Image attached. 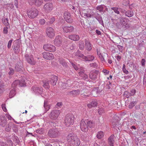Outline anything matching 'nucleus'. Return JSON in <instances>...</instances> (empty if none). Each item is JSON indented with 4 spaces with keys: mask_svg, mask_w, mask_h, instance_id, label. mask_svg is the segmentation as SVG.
<instances>
[{
    "mask_svg": "<svg viewBox=\"0 0 146 146\" xmlns=\"http://www.w3.org/2000/svg\"><path fill=\"white\" fill-rule=\"evenodd\" d=\"M122 70L123 72L126 74H127L128 73V72L126 68H122Z\"/></svg>",
    "mask_w": 146,
    "mask_h": 146,
    "instance_id": "62",
    "label": "nucleus"
},
{
    "mask_svg": "<svg viewBox=\"0 0 146 146\" xmlns=\"http://www.w3.org/2000/svg\"><path fill=\"white\" fill-rule=\"evenodd\" d=\"M12 123V122H10L9 123H8L6 126L5 129L7 131L9 132L10 131L11 129V127L10 125Z\"/></svg>",
    "mask_w": 146,
    "mask_h": 146,
    "instance_id": "38",
    "label": "nucleus"
},
{
    "mask_svg": "<svg viewBox=\"0 0 146 146\" xmlns=\"http://www.w3.org/2000/svg\"><path fill=\"white\" fill-rule=\"evenodd\" d=\"M43 49L46 51L54 52L55 50V46H43Z\"/></svg>",
    "mask_w": 146,
    "mask_h": 146,
    "instance_id": "21",
    "label": "nucleus"
},
{
    "mask_svg": "<svg viewBox=\"0 0 146 146\" xmlns=\"http://www.w3.org/2000/svg\"><path fill=\"white\" fill-rule=\"evenodd\" d=\"M58 79V77L57 76L54 75L52 76L50 81V84L53 86L55 85L56 84Z\"/></svg>",
    "mask_w": 146,
    "mask_h": 146,
    "instance_id": "19",
    "label": "nucleus"
},
{
    "mask_svg": "<svg viewBox=\"0 0 146 146\" xmlns=\"http://www.w3.org/2000/svg\"><path fill=\"white\" fill-rule=\"evenodd\" d=\"M90 65L91 66L93 67L94 68L97 67L98 66V64L96 63H92Z\"/></svg>",
    "mask_w": 146,
    "mask_h": 146,
    "instance_id": "53",
    "label": "nucleus"
},
{
    "mask_svg": "<svg viewBox=\"0 0 146 146\" xmlns=\"http://www.w3.org/2000/svg\"><path fill=\"white\" fill-rule=\"evenodd\" d=\"M136 92V90L135 89H132L130 91V92L129 93V96H134Z\"/></svg>",
    "mask_w": 146,
    "mask_h": 146,
    "instance_id": "43",
    "label": "nucleus"
},
{
    "mask_svg": "<svg viewBox=\"0 0 146 146\" xmlns=\"http://www.w3.org/2000/svg\"><path fill=\"white\" fill-rule=\"evenodd\" d=\"M104 136V133L103 131H100L98 132L97 135V137L99 139H101Z\"/></svg>",
    "mask_w": 146,
    "mask_h": 146,
    "instance_id": "34",
    "label": "nucleus"
},
{
    "mask_svg": "<svg viewBox=\"0 0 146 146\" xmlns=\"http://www.w3.org/2000/svg\"><path fill=\"white\" fill-rule=\"evenodd\" d=\"M44 107L46 112L47 111L50 109V105L49 104L47 100L44 101Z\"/></svg>",
    "mask_w": 146,
    "mask_h": 146,
    "instance_id": "26",
    "label": "nucleus"
},
{
    "mask_svg": "<svg viewBox=\"0 0 146 146\" xmlns=\"http://www.w3.org/2000/svg\"><path fill=\"white\" fill-rule=\"evenodd\" d=\"M64 17L66 21L69 23H71L72 22V19L70 13L67 11L65 12L64 14Z\"/></svg>",
    "mask_w": 146,
    "mask_h": 146,
    "instance_id": "12",
    "label": "nucleus"
},
{
    "mask_svg": "<svg viewBox=\"0 0 146 146\" xmlns=\"http://www.w3.org/2000/svg\"><path fill=\"white\" fill-rule=\"evenodd\" d=\"M9 72L8 73L9 74V75H13L14 72V70L13 68H9Z\"/></svg>",
    "mask_w": 146,
    "mask_h": 146,
    "instance_id": "47",
    "label": "nucleus"
},
{
    "mask_svg": "<svg viewBox=\"0 0 146 146\" xmlns=\"http://www.w3.org/2000/svg\"><path fill=\"white\" fill-rule=\"evenodd\" d=\"M114 136L113 135H111L108 138V143L109 146H113L114 142Z\"/></svg>",
    "mask_w": 146,
    "mask_h": 146,
    "instance_id": "20",
    "label": "nucleus"
},
{
    "mask_svg": "<svg viewBox=\"0 0 146 146\" xmlns=\"http://www.w3.org/2000/svg\"><path fill=\"white\" fill-rule=\"evenodd\" d=\"M62 42L61 37L60 36H56L54 41V45H60Z\"/></svg>",
    "mask_w": 146,
    "mask_h": 146,
    "instance_id": "23",
    "label": "nucleus"
},
{
    "mask_svg": "<svg viewBox=\"0 0 146 146\" xmlns=\"http://www.w3.org/2000/svg\"><path fill=\"white\" fill-rule=\"evenodd\" d=\"M68 37L70 39L74 41H77L79 39V36L78 35H69Z\"/></svg>",
    "mask_w": 146,
    "mask_h": 146,
    "instance_id": "25",
    "label": "nucleus"
},
{
    "mask_svg": "<svg viewBox=\"0 0 146 146\" xmlns=\"http://www.w3.org/2000/svg\"><path fill=\"white\" fill-rule=\"evenodd\" d=\"M53 8V5L52 3H46L43 7L44 11L46 12H49Z\"/></svg>",
    "mask_w": 146,
    "mask_h": 146,
    "instance_id": "10",
    "label": "nucleus"
},
{
    "mask_svg": "<svg viewBox=\"0 0 146 146\" xmlns=\"http://www.w3.org/2000/svg\"><path fill=\"white\" fill-rule=\"evenodd\" d=\"M4 91V89L3 88V86L1 85V84H0V93H3Z\"/></svg>",
    "mask_w": 146,
    "mask_h": 146,
    "instance_id": "56",
    "label": "nucleus"
},
{
    "mask_svg": "<svg viewBox=\"0 0 146 146\" xmlns=\"http://www.w3.org/2000/svg\"><path fill=\"white\" fill-rule=\"evenodd\" d=\"M87 120L82 119L80 123V127L81 130L84 132H86L88 130V127L87 125Z\"/></svg>",
    "mask_w": 146,
    "mask_h": 146,
    "instance_id": "9",
    "label": "nucleus"
},
{
    "mask_svg": "<svg viewBox=\"0 0 146 146\" xmlns=\"http://www.w3.org/2000/svg\"><path fill=\"white\" fill-rule=\"evenodd\" d=\"M118 121L117 120L113 119L112 121V126L113 128H115L117 125Z\"/></svg>",
    "mask_w": 146,
    "mask_h": 146,
    "instance_id": "36",
    "label": "nucleus"
},
{
    "mask_svg": "<svg viewBox=\"0 0 146 146\" xmlns=\"http://www.w3.org/2000/svg\"><path fill=\"white\" fill-rule=\"evenodd\" d=\"M60 134L58 130L56 129H50L48 131V135L51 137H56Z\"/></svg>",
    "mask_w": 146,
    "mask_h": 146,
    "instance_id": "6",
    "label": "nucleus"
},
{
    "mask_svg": "<svg viewBox=\"0 0 146 146\" xmlns=\"http://www.w3.org/2000/svg\"><path fill=\"white\" fill-rule=\"evenodd\" d=\"M16 94L15 91L14 89H13L11 90L9 94V97L11 98L14 97Z\"/></svg>",
    "mask_w": 146,
    "mask_h": 146,
    "instance_id": "35",
    "label": "nucleus"
},
{
    "mask_svg": "<svg viewBox=\"0 0 146 146\" xmlns=\"http://www.w3.org/2000/svg\"><path fill=\"white\" fill-rule=\"evenodd\" d=\"M43 130L42 129L39 128L36 130V133H39L40 134H42L43 133Z\"/></svg>",
    "mask_w": 146,
    "mask_h": 146,
    "instance_id": "48",
    "label": "nucleus"
},
{
    "mask_svg": "<svg viewBox=\"0 0 146 146\" xmlns=\"http://www.w3.org/2000/svg\"><path fill=\"white\" fill-rule=\"evenodd\" d=\"M43 57L47 60H52L54 58L53 54L51 53L48 52H44L43 53Z\"/></svg>",
    "mask_w": 146,
    "mask_h": 146,
    "instance_id": "14",
    "label": "nucleus"
},
{
    "mask_svg": "<svg viewBox=\"0 0 146 146\" xmlns=\"http://www.w3.org/2000/svg\"><path fill=\"white\" fill-rule=\"evenodd\" d=\"M7 122V119L4 116H0V125L4 127L6 124Z\"/></svg>",
    "mask_w": 146,
    "mask_h": 146,
    "instance_id": "18",
    "label": "nucleus"
},
{
    "mask_svg": "<svg viewBox=\"0 0 146 146\" xmlns=\"http://www.w3.org/2000/svg\"><path fill=\"white\" fill-rule=\"evenodd\" d=\"M60 111L59 110H52L49 114V117L52 119L56 120L58 117Z\"/></svg>",
    "mask_w": 146,
    "mask_h": 146,
    "instance_id": "3",
    "label": "nucleus"
},
{
    "mask_svg": "<svg viewBox=\"0 0 146 146\" xmlns=\"http://www.w3.org/2000/svg\"><path fill=\"white\" fill-rule=\"evenodd\" d=\"M18 0H14V4L17 8H18Z\"/></svg>",
    "mask_w": 146,
    "mask_h": 146,
    "instance_id": "61",
    "label": "nucleus"
},
{
    "mask_svg": "<svg viewBox=\"0 0 146 146\" xmlns=\"http://www.w3.org/2000/svg\"><path fill=\"white\" fill-rule=\"evenodd\" d=\"M75 54L76 56L82 58L83 59H84V57H85V56L82 54L80 52L77 51L76 53Z\"/></svg>",
    "mask_w": 146,
    "mask_h": 146,
    "instance_id": "39",
    "label": "nucleus"
},
{
    "mask_svg": "<svg viewBox=\"0 0 146 146\" xmlns=\"http://www.w3.org/2000/svg\"><path fill=\"white\" fill-rule=\"evenodd\" d=\"M68 144L71 146H79L80 143L79 139L74 134H69L67 137Z\"/></svg>",
    "mask_w": 146,
    "mask_h": 146,
    "instance_id": "1",
    "label": "nucleus"
},
{
    "mask_svg": "<svg viewBox=\"0 0 146 146\" xmlns=\"http://www.w3.org/2000/svg\"><path fill=\"white\" fill-rule=\"evenodd\" d=\"M13 49L15 53H18L19 51V48L18 46H14Z\"/></svg>",
    "mask_w": 146,
    "mask_h": 146,
    "instance_id": "49",
    "label": "nucleus"
},
{
    "mask_svg": "<svg viewBox=\"0 0 146 146\" xmlns=\"http://www.w3.org/2000/svg\"><path fill=\"white\" fill-rule=\"evenodd\" d=\"M102 72L105 75L108 74L109 73V71L106 69H103L102 70Z\"/></svg>",
    "mask_w": 146,
    "mask_h": 146,
    "instance_id": "55",
    "label": "nucleus"
},
{
    "mask_svg": "<svg viewBox=\"0 0 146 146\" xmlns=\"http://www.w3.org/2000/svg\"><path fill=\"white\" fill-rule=\"evenodd\" d=\"M28 17L31 19L35 18L38 14V11L36 9H31L27 11Z\"/></svg>",
    "mask_w": 146,
    "mask_h": 146,
    "instance_id": "4",
    "label": "nucleus"
},
{
    "mask_svg": "<svg viewBox=\"0 0 146 146\" xmlns=\"http://www.w3.org/2000/svg\"><path fill=\"white\" fill-rule=\"evenodd\" d=\"M9 28L8 27L6 26L3 28V33L4 34H7L8 33V29Z\"/></svg>",
    "mask_w": 146,
    "mask_h": 146,
    "instance_id": "46",
    "label": "nucleus"
},
{
    "mask_svg": "<svg viewBox=\"0 0 146 146\" xmlns=\"http://www.w3.org/2000/svg\"><path fill=\"white\" fill-rule=\"evenodd\" d=\"M22 64L20 63L17 64L15 66V69L17 71H21L22 68Z\"/></svg>",
    "mask_w": 146,
    "mask_h": 146,
    "instance_id": "28",
    "label": "nucleus"
},
{
    "mask_svg": "<svg viewBox=\"0 0 146 146\" xmlns=\"http://www.w3.org/2000/svg\"><path fill=\"white\" fill-rule=\"evenodd\" d=\"M80 93V91L79 90H72L68 92V94L72 95L73 96H76L79 95Z\"/></svg>",
    "mask_w": 146,
    "mask_h": 146,
    "instance_id": "24",
    "label": "nucleus"
},
{
    "mask_svg": "<svg viewBox=\"0 0 146 146\" xmlns=\"http://www.w3.org/2000/svg\"><path fill=\"white\" fill-rule=\"evenodd\" d=\"M58 61L60 63L62 64L63 66H66V63L65 60L62 58H60L59 59Z\"/></svg>",
    "mask_w": 146,
    "mask_h": 146,
    "instance_id": "37",
    "label": "nucleus"
},
{
    "mask_svg": "<svg viewBox=\"0 0 146 146\" xmlns=\"http://www.w3.org/2000/svg\"><path fill=\"white\" fill-rule=\"evenodd\" d=\"M100 76V72L98 71L95 70L90 72L89 74L90 78L92 80L97 79Z\"/></svg>",
    "mask_w": 146,
    "mask_h": 146,
    "instance_id": "7",
    "label": "nucleus"
},
{
    "mask_svg": "<svg viewBox=\"0 0 146 146\" xmlns=\"http://www.w3.org/2000/svg\"><path fill=\"white\" fill-rule=\"evenodd\" d=\"M119 21L124 28L127 29L130 27V25L128 23V20L125 17H121L119 18Z\"/></svg>",
    "mask_w": 146,
    "mask_h": 146,
    "instance_id": "5",
    "label": "nucleus"
},
{
    "mask_svg": "<svg viewBox=\"0 0 146 146\" xmlns=\"http://www.w3.org/2000/svg\"><path fill=\"white\" fill-rule=\"evenodd\" d=\"M25 57L29 63L32 65L35 64L36 62L34 60L33 55H31L29 56L28 54H26L25 55Z\"/></svg>",
    "mask_w": 146,
    "mask_h": 146,
    "instance_id": "11",
    "label": "nucleus"
},
{
    "mask_svg": "<svg viewBox=\"0 0 146 146\" xmlns=\"http://www.w3.org/2000/svg\"><path fill=\"white\" fill-rule=\"evenodd\" d=\"M2 21L3 23L6 26L8 27L9 28L10 27L9 24L8 22V19L7 18L5 19H2Z\"/></svg>",
    "mask_w": 146,
    "mask_h": 146,
    "instance_id": "33",
    "label": "nucleus"
},
{
    "mask_svg": "<svg viewBox=\"0 0 146 146\" xmlns=\"http://www.w3.org/2000/svg\"><path fill=\"white\" fill-rule=\"evenodd\" d=\"M105 7H106L104 5H102L97 7H96V9L100 12H103V10Z\"/></svg>",
    "mask_w": 146,
    "mask_h": 146,
    "instance_id": "31",
    "label": "nucleus"
},
{
    "mask_svg": "<svg viewBox=\"0 0 146 146\" xmlns=\"http://www.w3.org/2000/svg\"><path fill=\"white\" fill-rule=\"evenodd\" d=\"M136 103L134 101L131 102L129 106V108L131 109L135 105Z\"/></svg>",
    "mask_w": 146,
    "mask_h": 146,
    "instance_id": "44",
    "label": "nucleus"
},
{
    "mask_svg": "<svg viewBox=\"0 0 146 146\" xmlns=\"http://www.w3.org/2000/svg\"><path fill=\"white\" fill-rule=\"evenodd\" d=\"M44 84L43 85V86L45 88L48 89L50 87V86L49 85V83L48 81H47L46 82H43Z\"/></svg>",
    "mask_w": 146,
    "mask_h": 146,
    "instance_id": "41",
    "label": "nucleus"
},
{
    "mask_svg": "<svg viewBox=\"0 0 146 146\" xmlns=\"http://www.w3.org/2000/svg\"><path fill=\"white\" fill-rule=\"evenodd\" d=\"M97 52L98 55V56L99 58L100 59L102 62H105L106 61L104 59V56H108V55L106 53H104V55H102L100 52L99 49H97Z\"/></svg>",
    "mask_w": 146,
    "mask_h": 146,
    "instance_id": "15",
    "label": "nucleus"
},
{
    "mask_svg": "<svg viewBox=\"0 0 146 146\" xmlns=\"http://www.w3.org/2000/svg\"><path fill=\"white\" fill-rule=\"evenodd\" d=\"M74 121V115L72 114H67L65 118L64 122L66 125L69 127L73 124Z\"/></svg>",
    "mask_w": 146,
    "mask_h": 146,
    "instance_id": "2",
    "label": "nucleus"
},
{
    "mask_svg": "<svg viewBox=\"0 0 146 146\" xmlns=\"http://www.w3.org/2000/svg\"><path fill=\"white\" fill-rule=\"evenodd\" d=\"M71 64H72V66L75 69L77 70H78V67L74 64L72 62H70Z\"/></svg>",
    "mask_w": 146,
    "mask_h": 146,
    "instance_id": "52",
    "label": "nucleus"
},
{
    "mask_svg": "<svg viewBox=\"0 0 146 146\" xmlns=\"http://www.w3.org/2000/svg\"><path fill=\"white\" fill-rule=\"evenodd\" d=\"M46 33L48 37L52 38L54 36L55 31L52 27H48L46 29Z\"/></svg>",
    "mask_w": 146,
    "mask_h": 146,
    "instance_id": "8",
    "label": "nucleus"
},
{
    "mask_svg": "<svg viewBox=\"0 0 146 146\" xmlns=\"http://www.w3.org/2000/svg\"><path fill=\"white\" fill-rule=\"evenodd\" d=\"M90 42L86 39L85 40V46H90Z\"/></svg>",
    "mask_w": 146,
    "mask_h": 146,
    "instance_id": "60",
    "label": "nucleus"
},
{
    "mask_svg": "<svg viewBox=\"0 0 146 146\" xmlns=\"http://www.w3.org/2000/svg\"><path fill=\"white\" fill-rule=\"evenodd\" d=\"M95 57L93 55H89L88 57H86L85 56L84 57V60L85 61H91L93 60L94 59Z\"/></svg>",
    "mask_w": 146,
    "mask_h": 146,
    "instance_id": "29",
    "label": "nucleus"
},
{
    "mask_svg": "<svg viewBox=\"0 0 146 146\" xmlns=\"http://www.w3.org/2000/svg\"><path fill=\"white\" fill-rule=\"evenodd\" d=\"M87 120V121H88L87 123V126H88L90 127H92V125H93L92 122L91 121H88V120Z\"/></svg>",
    "mask_w": 146,
    "mask_h": 146,
    "instance_id": "45",
    "label": "nucleus"
},
{
    "mask_svg": "<svg viewBox=\"0 0 146 146\" xmlns=\"http://www.w3.org/2000/svg\"><path fill=\"white\" fill-rule=\"evenodd\" d=\"M92 15L94 16L101 24H103V22L101 16L98 13H95L93 14Z\"/></svg>",
    "mask_w": 146,
    "mask_h": 146,
    "instance_id": "17",
    "label": "nucleus"
},
{
    "mask_svg": "<svg viewBox=\"0 0 146 146\" xmlns=\"http://www.w3.org/2000/svg\"><path fill=\"white\" fill-rule=\"evenodd\" d=\"M32 3L37 7H40L43 3L42 0H31Z\"/></svg>",
    "mask_w": 146,
    "mask_h": 146,
    "instance_id": "22",
    "label": "nucleus"
},
{
    "mask_svg": "<svg viewBox=\"0 0 146 146\" xmlns=\"http://www.w3.org/2000/svg\"><path fill=\"white\" fill-rule=\"evenodd\" d=\"M125 15L128 17H131L133 16L134 13L132 11L128 10L125 13Z\"/></svg>",
    "mask_w": 146,
    "mask_h": 146,
    "instance_id": "32",
    "label": "nucleus"
},
{
    "mask_svg": "<svg viewBox=\"0 0 146 146\" xmlns=\"http://www.w3.org/2000/svg\"><path fill=\"white\" fill-rule=\"evenodd\" d=\"M62 28L64 32H72L74 29V28L72 26H62Z\"/></svg>",
    "mask_w": 146,
    "mask_h": 146,
    "instance_id": "16",
    "label": "nucleus"
},
{
    "mask_svg": "<svg viewBox=\"0 0 146 146\" xmlns=\"http://www.w3.org/2000/svg\"><path fill=\"white\" fill-rule=\"evenodd\" d=\"M7 143L8 144L9 146H12L13 143L11 140H9L7 141Z\"/></svg>",
    "mask_w": 146,
    "mask_h": 146,
    "instance_id": "57",
    "label": "nucleus"
},
{
    "mask_svg": "<svg viewBox=\"0 0 146 146\" xmlns=\"http://www.w3.org/2000/svg\"><path fill=\"white\" fill-rule=\"evenodd\" d=\"M97 105V103L96 100H93L90 103L88 104L87 106L89 108H91L96 106Z\"/></svg>",
    "mask_w": 146,
    "mask_h": 146,
    "instance_id": "27",
    "label": "nucleus"
},
{
    "mask_svg": "<svg viewBox=\"0 0 146 146\" xmlns=\"http://www.w3.org/2000/svg\"><path fill=\"white\" fill-rule=\"evenodd\" d=\"M0 146H7L5 143L2 142H0Z\"/></svg>",
    "mask_w": 146,
    "mask_h": 146,
    "instance_id": "64",
    "label": "nucleus"
},
{
    "mask_svg": "<svg viewBox=\"0 0 146 146\" xmlns=\"http://www.w3.org/2000/svg\"><path fill=\"white\" fill-rule=\"evenodd\" d=\"M129 4V1L128 0H125L123 1V4L125 5H127Z\"/></svg>",
    "mask_w": 146,
    "mask_h": 146,
    "instance_id": "59",
    "label": "nucleus"
},
{
    "mask_svg": "<svg viewBox=\"0 0 146 146\" xmlns=\"http://www.w3.org/2000/svg\"><path fill=\"white\" fill-rule=\"evenodd\" d=\"M79 74L81 77L83 78L84 80H87L88 78V76L87 75L85 74L83 71L79 72Z\"/></svg>",
    "mask_w": 146,
    "mask_h": 146,
    "instance_id": "30",
    "label": "nucleus"
},
{
    "mask_svg": "<svg viewBox=\"0 0 146 146\" xmlns=\"http://www.w3.org/2000/svg\"><path fill=\"white\" fill-rule=\"evenodd\" d=\"M62 86V88L63 89H65L67 88L70 86L71 84H67L66 83H62V84H61Z\"/></svg>",
    "mask_w": 146,
    "mask_h": 146,
    "instance_id": "40",
    "label": "nucleus"
},
{
    "mask_svg": "<svg viewBox=\"0 0 146 146\" xmlns=\"http://www.w3.org/2000/svg\"><path fill=\"white\" fill-rule=\"evenodd\" d=\"M55 19L54 17H52L50 19V21H48L50 24H52L55 21Z\"/></svg>",
    "mask_w": 146,
    "mask_h": 146,
    "instance_id": "50",
    "label": "nucleus"
},
{
    "mask_svg": "<svg viewBox=\"0 0 146 146\" xmlns=\"http://www.w3.org/2000/svg\"><path fill=\"white\" fill-rule=\"evenodd\" d=\"M145 60L144 59H142L141 60V65L143 66L145 65Z\"/></svg>",
    "mask_w": 146,
    "mask_h": 146,
    "instance_id": "63",
    "label": "nucleus"
},
{
    "mask_svg": "<svg viewBox=\"0 0 146 146\" xmlns=\"http://www.w3.org/2000/svg\"><path fill=\"white\" fill-rule=\"evenodd\" d=\"M1 107L4 111L6 112L7 111V109L6 108L5 105V104H2Z\"/></svg>",
    "mask_w": 146,
    "mask_h": 146,
    "instance_id": "54",
    "label": "nucleus"
},
{
    "mask_svg": "<svg viewBox=\"0 0 146 146\" xmlns=\"http://www.w3.org/2000/svg\"><path fill=\"white\" fill-rule=\"evenodd\" d=\"M45 22V21L44 19H40L39 20L40 23L42 25H43Z\"/></svg>",
    "mask_w": 146,
    "mask_h": 146,
    "instance_id": "51",
    "label": "nucleus"
},
{
    "mask_svg": "<svg viewBox=\"0 0 146 146\" xmlns=\"http://www.w3.org/2000/svg\"><path fill=\"white\" fill-rule=\"evenodd\" d=\"M31 91L33 92L36 94H41L42 92V88L41 87H39L37 86H33L31 89Z\"/></svg>",
    "mask_w": 146,
    "mask_h": 146,
    "instance_id": "13",
    "label": "nucleus"
},
{
    "mask_svg": "<svg viewBox=\"0 0 146 146\" xmlns=\"http://www.w3.org/2000/svg\"><path fill=\"white\" fill-rule=\"evenodd\" d=\"M119 11L121 13H125V9H123L121 8H119Z\"/></svg>",
    "mask_w": 146,
    "mask_h": 146,
    "instance_id": "58",
    "label": "nucleus"
},
{
    "mask_svg": "<svg viewBox=\"0 0 146 146\" xmlns=\"http://www.w3.org/2000/svg\"><path fill=\"white\" fill-rule=\"evenodd\" d=\"M111 9L113 10L115 13L117 14H119V8L116 7H112Z\"/></svg>",
    "mask_w": 146,
    "mask_h": 146,
    "instance_id": "42",
    "label": "nucleus"
}]
</instances>
